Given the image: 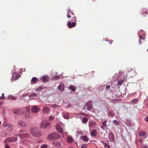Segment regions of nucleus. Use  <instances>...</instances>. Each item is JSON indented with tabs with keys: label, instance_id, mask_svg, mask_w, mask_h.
Listing matches in <instances>:
<instances>
[{
	"label": "nucleus",
	"instance_id": "f257e3e1",
	"mask_svg": "<svg viewBox=\"0 0 148 148\" xmlns=\"http://www.w3.org/2000/svg\"><path fill=\"white\" fill-rule=\"evenodd\" d=\"M60 136L57 132H54L49 135L47 137V139L49 140H57L60 138Z\"/></svg>",
	"mask_w": 148,
	"mask_h": 148
},
{
	"label": "nucleus",
	"instance_id": "f03ea898",
	"mask_svg": "<svg viewBox=\"0 0 148 148\" xmlns=\"http://www.w3.org/2000/svg\"><path fill=\"white\" fill-rule=\"evenodd\" d=\"M31 134L34 137H39L41 135V133L38 128H32L30 130Z\"/></svg>",
	"mask_w": 148,
	"mask_h": 148
},
{
	"label": "nucleus",
	"instance_id": "7ed1b4c3",
	"mask_svg": "<svg viewBox=\"0 0 148 148\" xmlns=\"http://www.w3.org/2000/svg\"><path fill=\"white\" fill-rule=\"evenodd\" d=\"M67 17L68 18L71 17L74 19L73 21L74 22L76 21V17L75 16L74 13L71 10L68 9L67 11Z\"/></svg>",
	"mask_w": 148,
	"mask_h": 148
},
{
	"label": "nucleus",
	"instance_id": "20e7f679",
	"mask_svg": "<svg viewBox=\"0 0 148 148\" xmlns=\"http://www.w3.org/2000/svg\"><path fill=\"white\" fill-rule=\"evenodd\" d=\"M17 140L16 137H11L6 138L5 140V142L6 143H12L13 141H15Z\"/></svg>",
	"mask_w": 148,
	"mask_h": 148
},
{
	"label": "nucleus",
	"instance_id": "39448f33",
	"mask_svg": "<svg viewBox=\"0 0 148 148\" xmlns=\"http://www.w3.org/2000/svg\"><path fill=\"white\" fill-rule=\"evenodd\" d=\"M51 123L49 122L43 121L41 123L40 127L42 129H45Z\"/></svg>",
	"mask_w": 148,
	"mask_h": 148
},
{
	"label": "nucleus",
	"instance_id": "423d86ee",
	"mask_svg": "<svg viewBox=\"0 0 148 148\" xmlns=\"http://www.w3.org/2000/svg\"><path fill=\"white\" fill-rule=\"evenodd\" d=\"M75 22H74L71 23V21H69L67 24V26L69 28H72L73 27H74L76 25V23Z\"/></svg>",
	"mask_w": 148,
	"mask_h": 148
},
{
	"label": "nucleus",
	"instance_id": "0eeeda50",
	"mask_svg": "<svg viewBox=\"0 0 148 148\" xmlns=\"http://www.w3.org/2000/svg\"><path fill=\"white\" fill-rule=\"evenodd\" d=\"M55 127L56 130L57 131L61 133H63V130L59 124H56L55 125Z\"/></svg>",
	"mask_w": 148,
	"mask_h": 148
},
{
	"label": "nucleus",
	"instance_id": "6e6552de",
	"mask_svg": "<svg viewBox=\"0 0 148 148\" xmlns=\"http://www.w3.org/2000/svg\"><path fill=\"white\" fill-rule=\"evenodd\" d=\"M138 135L140 137H144L145 138H146L147 136V134L146 132L144 131H140L138 133Z\"/></svg>",
	"mask_w": 148,
	"mask_h": 148
},
{
	"label": "nucleus",
	"instance_id": "1a4fd4ad",
	"mask_svg": "<svg viewBox=\"0 0 148 148\" xmlns=\"http://www.w3.org/2000/svg\"><path fill=\"white\" fill-rule=\"evenodd\" d=\"M92 101H91L88 102L86 104V105L87 107V110H90L91 108H92Z\"/></svg>",
	"mask_w": 148,
	"mask_h": 148
},
{
	"label": "nucleus",
	"instance_id": "9d476101",
	"mask_svg": "<svg viewBox=\"0 0 148 148\" xmlns=\"http://www.w3.org/2000/svg\"><path fill=\"white\" fill-rule=\"evenodd\" d=\"M96 125V122L94 121H91L89 123V128H94Z\"/></svg>",
	"mask_w": 148,
	"mask_h": 148
},
{
	"label": "nucleus",
	"instance_id": "9b49d317",
	"mask_svg": "<svg viewBox=\"0 0 148 148\" xmlns=\"http://www.w3.org/2000/svg\"><path fill=\"white\" fill-rule=\"evenodd\" d=\"M16 136H19L21 138H29L30 137V136L28 134H23L18 135H16Z\"/></svg>",
	"mask_w": 148,
	"mask_h": 148
},
{
	"label": "nucleus",
	"instance_id": "f8f14e48",
	"mask_svg": "<svg viewBox=\"0 0 148 148\" xmlns=\"http://www.w3.org/2000/svg\"><path fill=\"white\" fill-rule=\"evenodd\" d=\"M39 109L38 107L36 106H33L32 108V111L34 113H37L39 110Z\"/></svg>",
	"mask_w": 148,
	"mask_h": 148
},
{
	"label": "nucleus",
	"instance_id": "ddd939ff",
	"mask_svg": "<svg viewBox=\"0 0 148 148\" xmlns=\"http://www.w3.org/2000/svg\"><path fill=\"white\" fill-rule=\"evenodd\" d=\"M53 144L54 146H57L60 148H62V147L60 141H55L53 142Z\"/></svg>",
	"mask_w": 148,
	"mask_h": 148
},
{
	"label": "nucleus",
	"instance_id": "4468645a",
	"mask_svg": "<svg viewBox=\"0 0 148 148\" xmlns=\"http://www.w3.org/2000/svg\"><path fill=\"white\" fill-rule=\"evenodd\" d=\"M18 125L22 127H25L27 125V124L26 123L23 121L20 120L18 122Z\"/></svg>",
	"mask_w": 148,
	"mask_h": 148
},
{
	"label": "nucleus",
	"instance_id": "2eb2a0df",
	"mask_svg": "<svg viewBox=\"0 0 148 148\" xmlns=\"http://www.w3.org/2000/svg\"><path fill=\"white\" fill-rule=\"evenodd\" d=\"M109 139L110 142H113L114 140V138L113 134L112 133H111L109 135Z\"/></svg>",
	"mask_w": 148,
	"mask_h": 148
},
{
	"label": "nucleus",
	"instance_id": "dca6fc26",
	"mask_svg": "<svg viewBox=\"0 0 148 148\" xmlns=\"http://www.w3.org/2000/svg\"><path fill=\"white\" fill-rule=\"evenodd\" d=\"M42 111L44 113H48L49 112V109L48 107H44L42 110Z\"/></svg>",
	"mask_w": 148,
	"mask_h": 148
},
{
	"label": "nucleus",
	"instance_id": "f3484780",
	"mask_svg": "<svg viewBox=\"0 0 148 148\" xmlns=\"http://www.w3.org/2000/svg\"><path fill=\"white\" fill-rule=\"evenodd\" d=\"M21 110L19 109L16 108L13 111V112L14 114L20 115L21 113H20Z\"/></svg>",
	"mask_w": 148,
	"mask_h": 148
},
{
	"label": "nucleus",
	"instance_id": "a211bd4d",
	"mask_svg": "<svg viewBox=\"0 0 148 148\" xmlns=\"http://www.w3.org/2000/svg\"><path fill=\"white\" fill-rule=\"evenodd\" d=\"M73 140L72 137L69 136H68L66 138V141L67 143H71L73 141Z\"/></svg>",
	"mask_w": 148,
	"mask_h": 148
},
{
	"label": "nucleus",
	"instance_id": "6ab92c4d",
	"mask_svg": "<svg viewBox=\"0 0 148 148\" xmlns=\"http://www.w3.org/2000/svg\"><path fill=\"white\" fill-rule=\"evenodd\" d=\"M58 88L61 91H64V86L62 84H60L58 87Z\"/></svg>",
	"mask_w": 148,
	"mask_h": 148
},
{
	"label": "nucleus",
	"instance_id": "aec40b11",
	"mask_svg": "<svg viewBox=\"0 0 148 148\" xmlns=\"http://www.w3.org/2000/svg\"><path fill=\"white\" fill-rule=\"evenodd\" d=\"M97 134V131L96 130H94L92 131L90 133V135L92 136H95Z\"/></svg>",
	"mask_w": 148,
	"mask_h": 148
},
{
	"label": "nucleus",
	"instance_id": "412c9836",
	"mask_svg": "<svg viewBox=\"0 0 148 148\" xmlns=\"http://www.w3.org/2000/svg\"><path fill=\"white\" fill-rule=\"evenodd\" d=\"M8 127L7 129L9 131H11L13 130V126L11 124H8Z\"/></svg>",
	"mask_w": 148,
	"mask_h": 148
},
{
	"label": "nucleus",
	"instance_id": "4be33fe9",
	"mask_svg": "<svg viewBox=\"0 0 148 148\" xmlns=\"http://www.w3.org/2000/svg\"><path fill=\"white\" fill-rule=\"evenodd\" d=\"M46 87H43L42 86H40L37 89H36V92L38 91H41L42 90L44 89H46Z\"/></svg>",
	"mask_w": 148,
	"mask_h": 148
},
{
	"label": "nucleus",
	"instance_id": "5701e85b",
	"mask_svg": "<svg viewBox=\"0 0 148 148\" xmlns=\"http://www.w3.org/2000/svg\"><path fill=\"white\" fill-rule=\"evenodd\" d=\"M43 82H46L48 81V77L47 76H43L41 79Z\"/></svg>",
	"mask_w": 148,
	"mask_h": 148
},
{
	"label": "nucleus",
	"instance_id": "b1692460",
	"mask_svg": "<svg viewBox=\"0 0 148 148\" xmlns=\"http://www.w3.org/2000/svg\"><path fill=\"white\" fill-rule=\"evenodd\" d=\"M38 79L36 77H34L32 78L31 79V82L33 83H36L38 81Z\"/></svg>",
	"mask_w": 148,
	"mask_h": 148
},
{
	"label": "nucleus",
	"instance_id": "393cba45",
	"mask_svg": "<svg viewBox=\"0 0 148 148\" xmlns=\"http://www.w3.org/2000/svg\"><path fill=\"white\" fill-rule=\"evenodd\" d=\"M80 138L83 140L87 141L88 140V139L87 137L86 136H82L80 137Z\"/></svg>",
	"mask_w": 148,
	"mask_h": 148
},
{
	"label": "nucleus",
	"instance_id": "a878e982",
	"mask_svg": "<svg viewBox=\"0 0 148 148\" xmlns=\"http://www.w3.org/2000/svg\"><path fill=\"white\" fill-rule=\"evenodd\" d=\"M63 117L65 119H68L69 117V114L68 113L63 114Z\"/></svg>",
	"mask_w": 148,
	"mask_h": 148
},
{
	"label": "nucleus",
	"instance_id": "bb28decb",
	"mask_svg": "<svg viewBox=\"0 0 148 148\" xmlns=\"http://www.w3.org/2000/svg\"><path fill=\"white\" fill-rule=\"evenodd\" d=\"M69 89L72 90L73 91L75 92L76 90V89L75 87L73 85H71L69 87Z\"/></svg>",
	"mask_w": 148,
	"mask_h": 148
},
{
	"label": "nucleus",
	"instance_id": "cd10ccee",
	"mask_svg": "<svg viewBox=\"0 0 148 148\" xmlns=\"http://www.w3.org/2000/svg\"><path fill=\"white\" fill-rule=\"evenodd\" d=\"M108 116H111L112 117H113L114 113L113 111L111 110L108 113Z\"/></svg>",
	"mask_w": 148,
	"mask_h": 148
},
{
	"label": "nucleus",
	"instance_id": "c85d7f7f",
	"mask_svg": "<svg viewBox=\"0 0 148 148\" xmlns=\"http://www.w3.org/2000/svg\"><path fill=\"white\" fill-rule=\"evenodd\" d=\"M19 77V75L18 74H17L15 76V79H14L13 78L12 76L11 78V80L12 81V82H13V81H15L18 79Z\"/></svg>",
	"mask_w": 148,
	"mask_h": 148
},
{
	"label": "nucleus",
	"instance_id": "c756f323",
	"mask_svg": "<svg viewBox=\"0 0 148 148\" xmlns=\"http://www.w3.org/2000/svg\"><path fill=\"white\" fill-rule=\"evenodd\" d=\"M148 14V11L146 10H144L143 11V14L144 16H146Z\"/></svg>",
	"mask_w": 148,
	"mask_h": 148
},
{
	"label": "nucleus",
	"instance_id": "7c9ffc66",
	"mask_svg": "<svg viewBox=\"0 0 148 148\" xmlns=\"http://www.w3.org/2000/svg\"><path fill=\"white\" fill-rule=\"evenodd\" d=\"M88 119L86 117H84L82 120V122L83 123H85L87 122L88 121Z\"/></svg>",
	"mask_w": 148,
	"mask_h": 148
},
{
	"label": "nucleus",
	"instance_id": "2f4dec72",
	"mask_svg": "<svg viewBox=\"0 0 148 148\" xmlns=\"http://www.w3.org/2000/svg\"><path fill=\"white\" fill-rule=\"evenodd\" d=\"M113 123L115 125H120V123L116 120H114L113 121Z\"/></svg>",
	"mask_w": 148,
	"mask_h": 148
},
{
	"label": "nucleus",
	"instance_id": "473e14b6",
	"mask_svg": "<svg viewBox=\"0 0 148 148\" xmlns=\"http://www.w3.org/2000/svg\"><path fill=\"white\" fill-rule=\"evenodd\" d=\"M31 116V115H30L29 113H27L26 114V115L25 116V118L27 119H29Z\"/></svg>",
	"mask_w": 148,
	"mask_h": 148
},
{
	"label": "nucleus",
	"instance_id": "72a5a7b5",
	"mask_svg": "<svg viewBox=\"0 0 148 148\" xmlns=\"http://www.w3.org/2000/svg\"><path fill=\"white\" fill-rule=\"evenodd\" d=\"M29 96L31 97H35L37 96V95L35 93H32L29 95Z\"/></svg>",
	"mask_w": 148,
	"mask_h": 148
},
{
	"label": "nucleus",
	"instance_id": "f704fd0d",
	"mask_svg": "<svg viewBox=\"0 0 148 148\" xmlns=\"http://www.w3.org/2000/svg\"><path fill=\"white\" fill-rule=\"evenodd\" d=\"M138 101V100L137 99H133L132 100V101H131V103H137Z\"/></svg>",
	"mask_w": 148,
	"mask_h": 148
},
{
	"label": "nucleus",
	"instance_id": "c9c22d12",
	"mask_svg": "<svg viewBox=\"0 0 148 148\" xmlns=\"http://www.w3.org/2000/svg\"><path fill=\"white\" fill-rule=\"evenodd\" d=\"M123 82V81L122 80H120L118 81L117 84L118 86H121V85Z\"/></svg>",
	"mask_w": 148,
	"mask_h": 148
},
{
	"label": "nucleus",
	"instance_id": "e433bc0d",
	"mask_svg": "<svg viewBox=\"0 0 148 148\" xmlns=\"http://www.w3.org/2000/svg\"><path fill=\"white\" fill-rule=\"evenodd\" d=\"M139 37L140 38V39L139 40V44H141L142 43V42H141V39L143 40L144 39L143 38V37L142 36H139Z\"/></svg>",
	"mask_w": 148,
	"mask_h": 148
},
{
	"label": "nucleus",
	"instance_id": "4c0bfd02",
	"mask_svg": "<svg viewBox=\"0 0 148 148\" xmlns=\"http://www.w3.org/2000/svg\"><path fill=\"white\" fill-rule=\"evenodd\" d=\"M51 107L53 108H56L58 107H59L57 105L55 104H53L51 105Z\"/></svg>",
	"mask_w": 148,
	"mask_h": 148
},
{
	"label": "nucleus",
	"instance_id": "58836bf2",
	"mask_svg": "<svg viewBox=\"0 0 148 148\" xmlns=\"http://www.w3.org/2000/svg\"><path fill=\"white\" fill-rule=\"evenodd\" d=\"M107 120H105L102 123V125H103L104 127H107V125H106V123L107 122Z\"/></svg>",
	"mask_w": 148,
	"mask_h": 148
},
{
	"label": "nucleus",
	"instance_id": "ea45409f",
	"mask_svg": "<svg viewBox=\"0 0 148 148\" xmlns=\"http://www.w3.org/2000/svg\"><path fill=\"white\" fill-rule=\"evenodd\" d=\"M60 79L59 77L58 76H55L54 77H53V79L54 80H58Z\"/></svg>",
	"mask_w": 148,
	"mask_h": 148
},
{
	"label": "nucleus",
	"instance_id": "a19ab883",
	"mask_svg": "<svg viewBox=\"0 0 148 148\" xmlns=\"http://www.w3.org/2000/svg\"><path fill=\"white\" fill-rule=\"evenodd\" d=\"M3 126L4 127H6L8 126V125H7V123H6L5 122V121H4V122L3 124Z\"/></svg>",
	"mask_w": 148,
	"mask_h": 148
},
{
	"label": "nucleus",
	"instance_id": "79ce46f5",
	"mask_svg": "<svg viewBox=\"0 0 148 148\" xmlns=\"http://www.w3.org/2000/svg\"><path fill=\"white\" fill-rule=\"evenodd\" d=\"M40 148H47V146L46 145H44L42 146Z\"/></svg>",
	"mask_w": 148,
	"mask_h": 148
},
{
	"label": "nucleus",
	"instance_id": "37998d69",
	"mask_svg": "<svg viewBox=\"0 0 148 148\" xmlns=\"http://www.w3.org/2000/svg\"><path fill=\"white\" fill-rule=\"evenodd\" d=\"M104 147L106 148H110L109 145L107 144L106 143L104 145Z\"/></svg>",
	"mask_w": 148,
	"mask_h": 148
},
{
	"label": "nucleus",
	"instance_id": "c03bdc74",
	"mask_svg": "<svg viewBox=\"0 0 148 148\" xmlns=\"http://www.w3.org/2000/svg\"><path fill=\"white\" fill-rule=\"evenodd\" d=\"M81 148H87V146L85 144L81 146Z\"/></svg>",
	"mask_w": 148,
	"mask_h": 148
},
{
	"label": "nucleus",
	"instance_id": "a18cd8bd",
	"mask_svg": "<svg viewBox=\"0 0 148 148\" xmlns=\"http://www.w3.org/2000/svg\"><path fill=\"white\" fill-rule=\"evenodd\" d=\"M54 117L53 116H50L49 118V119L50 120H52L54 119Z\"/></svg>",
	"mask_w": 148,
	"mask_h": 148
},
{
	"label": "nucleus",
	"instance_id": "49530a36",
	"mask_svg": "<svg viewBox=\"0 0 148 148\" xmlns=\"http://www.w3.org/2000/svg\"><path fill=\"white\" fill-rule=\"evenodd\" d=\"M5 148H11L8 145L6 144L5 145Z\"/></svg>",
	"mask_w": 148,
	"mask_h": 148
},
{
	"label": "nucleus",
	"instance_id": "de8ad7c7",
	"mask_svg": "<svg viewBox=\"0 0 148 148\" xmlns=\"http://www.w3.org/2000/svg\"><path fill=\"white\" fill-rule=\"evenodd\" d=\"M5 97H0V99H5Z\"/></svg>",
	"mask_w": 148,
	"mask_h": 148
},
{
	"label": "nucleus",
	"instance_id": "09e8293b",
	"mask_svg": "<svg viewBox=\"0 0 148 148\" xmlns=\"http://www.w3.org/2000/svg\"><path fill=\"white\" fill-rule=\"evenodd\" d=\"M110 86L109 85H107L106 86V89H109L110 88Z\"/></svg>",
	"mask_w": 148,
	"mask_h": 148
},
{
	"label": "nucleus",
	"instance_id": "8fccbe9b",
	"mask_svg": "<svg viewBox=\"0 0 148 148\" xmlns=\"http://www.w3.org/2000/svg\"><path fill=\"white\" fill-rule=\"evenodd\" d=\"M30 108H26V111L27 112H29L30 111Z\"/></svg>",
	"mask_w": 148,
	"mask_h": 148
},
{
	"label": "nucleus",
	"instance_id": "3c124183",
	"mask_svg": "<svg viewBox=\"0 0 148 148\" xmlns=\"http://www.w3.org/2000/svg\"><path fill=\"white\" fill-rule=\"evenodd\" d=\"M145 121L148 122V116H147L146 118L145 119Z\"/></svg>",
	"mask_w": 148,
	"mask_h": 148
},
{
	"label": "nucleus",
	"instance_id": "603ef678",
	"mask_svg": "<svg viewBox=\"0 0 148 148\" xmlns=\"http://www.w3.org/2000/svg\"><path fill=\"white\" fill-rule=\"evenodd\" d=\"M12 99L13 100H16V97H14L12 98Z\"/></svg>",
	"mask_w": 148,
	"mask_h": 148
},
{
	"label": "nucleus",
	"instance_id": "864d4df0",
	"mask_svg": "<svg viewBox=\"0 0 148 148\" xmlns=\"http://www.w3.org/2000/svg\"><path fill=\"white\" fill-rule=\"evenodd\" d=\"M4 93H2V96L1 97H4Z\"/></svg>",
	"mask_w": 148,
	"mask_h": 148
},
{
	"label": "nucleus",
	"instance_id": "5fc2aeb1",
	"mask_svg": "<svg viewBox=\"0 0 148 148\" xmlns=\"http://www.w3.org/2000/svg\"><path fill=\"white\" fill-rule=\"evenodd\" d=\"M142 139H141L140 140V143H142Z\"/></svg>",
	"mask_w": 148,
	"mask_h": 148
},
{
	"label": "nucleus",
	"instance_id": "6e6d98bb",
	"mask_svg": "<svg viewBox=\"0 0 148 148\" xmlns=\"http://www.w3.org/2000/svg\"><path fill=\"white\" fill-rule=\"evenodd\" d=\"M101 127L103 129V127L102 126H101Z\"/></svg>",
	"mask_w": 148,
	"mask_h": 148
},
{
	"label": "nucleus",
	"instance_id": "4d7b16f0",
	"mask_svg": "<svg viewBox=\"0 0 148 148\" xmlns=\"http://www.w3.org/2000/svg\"><path fill=\"white\" fill-rule=\"evenodd\" d=\"M113 42V40H111V42H110V44H111L112 43V42Z\"/></svg>",
	"mask_w": 148,
	"mask_h": 148
},
{
	"label": "nucleus",
	"instance_id": "13d9d810",
	"mask_svg": "<svg viewBox=\"0 0 148 148\" xmlns=\"http://www.w3.org/2000/svg\"><path fill=\"white\" fill-rule=\"evenodd\" d=\"M65 133L66 135H67V134H66V132H65Z\"/></svg>",
	"mask_w": 148,
	"mask_h": 148
},
{
	"label": "nucleus",
	"instance_id": "bf43d9fd",
	"mask_svg": "<svg viewBox=\"0 0 148 148\" xmlns=\"http://www.w3.org/2000/svg\"><path fill=\"white\" fill-rule=\"evenodd\" d=\"M73 21V20H71V21Z\"/></svg>",
	"mask_w": 148,
	"mask_h": 148
},
{
	"label": "nucleus",
	"instance_id": "052dcab7",
	"mask_svg": "<svg viewBox=\"0 0 148 148\" xmlns=\"http://www.w3.org/2000/svg\"><path fill=\"white\" fill-rule=\"evenodd\" d=\"M84 115H86V114H84Z\"/></svg>",
	"mask_w": 148,
	"mask_h": 148
},
{
	"label": "nucleus",
	"instance_id": "680f3d73",
	"mask_svg": "<svg viewBox=\"0 0 148 148\" xmlns=\"http://www.w3.org/2000/svg\"><path fill=\"white\" fill-rule=\"evenodd\" d=\"M1 123V122L0 121V123Z\"/></svg>",
	"mask_w": 148,
	"mask_h": 148
},
{
	"label": "nucleus",
	"instance_id": "e2e57ef3",
	"mask_svg": "<svg viewBox=\"0 0 148 148\" xmlns=\"http://www.w3.org/2000/svg\"><path fill=\"white\" fill-rule=\"evenodd\" d=\"M147 51H148V49H147Z\"/></svg>",
	"mask_w": 148,
	"mask_h": 148
}]
</instances>
